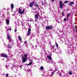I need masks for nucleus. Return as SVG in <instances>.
Masks as SVG:
<instances>
[{"instance_id":"nucleus-18","label":"nucleus","mask_w":77,"mask_h":77,"mask_svg":"<svg viewBox=\"0 0 77 77\" xmlns=\"http://www.w3.org/2000/svg\"><path fill=\"white\" fill-rule=\"evenodd\" d=\"M40 69H41V70H43V69H44V67H43L42 66H41L40 67Z\"/></svg>"},{"instance_id":"nucleus-24","label":"nucleus","mask_w":77,"mask_h":77,"mask_svg":"<svg viewBox=\"0 0 77 77\" xmlns=\"http://www.w3.org/2000/svg\"><path fill=\"white\" fill-rule=\"evenodd\" d=\"M54 74V72H52V74H51V75H52V76H53V74Z\"/></svg>"},{"instance_id":"nucleus-22","label":"nucleus","mask_w":77,"mask_h":77,"mask_svg":"<svg viewBox=\"0 0 77 77\" xmlns=\"http://www.w3.org/2000/svg\"><path fill=\"white\" fill-rule=\"evenodd\" d=\"M70 15H71V14H67V18H68L69 17V16H70Z\"/></svg>"},{"instance_id":"nucleus-7","label":"nucleus","mask_w":77,"mask_h":77,"mask_svg":"<svg viewBox=\"0 0 77 77\" xmlns=\"http://www.w3.org/2000/svg\"><path fill=\"white\" fill-rule=\"evenodd\" d=\"M39 15L38 14H36L35 15V21H36V20H38V17H39Z\"/></svg>"},{"instance_id":"nucleus-34","label":"nucleus","mask_w":77,"mask_h":77,"mask_svg":"<svg viewBox=\"0 0 77 77\" xmlns=\"http://www.w3.org/2000/svg\"><path fill=\"white\" fill-rule=\"evenodd\" d=\"M55 1V0H51V1L52 2H54V1Z\"/></svg>"},{"instance_id":"nucleus-1","label":"nucleus","mask_w":77,"mask_h":77,"mask_svg":"<svg viewBox=\"0 0 77 77\" xmlns=\"http://www.w3.org/2000/svg\"><path fill=\"white\" fill-rule=\"evenodd\" d=\"M53 26L52 25H51L50 26H47L45 27V29H48V30L53 29Z\"/></svg>"},{"instance_id":"nucleus-19","label":"nucleus","mask_w":77,"mask_h":77,"mask_svg":"<svg viewBox=\"0 0 77 77\" xmlns=\"http://www.w3.org/2000/svg\"><path fill=\"white\" fill-rule=\"evenodd\" d=\"M25 11V9H23L22 11V14H24V13Z\"/></svg>"},{"instance_id":"nucleus-2","label":"nucleus","mask_w":77,"mask_h":77,"mask_svg":"<svg viewBox=\"0 0 77 77\" xmlns=\"http://www.w3.org/2000/svg\"><path fill=\"white\" fill-rule=\"evenodd\" d=\"M59 4V6L60 8H62V7H63V5H65L64 4L62 3V1H60Z\"/></svg>"},{"instance_id":"nucleus-3","label":"nucleus","mask_w":77,"mask_h":77,"mask_svg":"<svg viewBox=\"0 0 77 77\" xmlns=\"http://www.w3.org/2000/svg\"><path fill=\"white\" fill-rule=\"evenodd\" d=\"M22 62L23 63L26 62V60L27 59V58H25V57H24L23 56H22Z\"/></svg>"},{"instance_id":"nucleus-5","label":"nucleus","mask_w":77,"mask_h":77,"mask_svg":"<svg viewBox=\"0 0 77 77\" xmlns=\"http://www.w3.org/2000/svg\"><path fill=\"white\" fill-rule=\"evenodd\" d=\"M7 39H9V41L10 42H11V41L12 40V39L11 38V36L9 35H7Z\"/></svg>"},{"instance_id":"nucleus-14","label":"nucleus","mask_w":77,"mask_h":77,"mask_svg":"<svg viewBox=\"0 0 77 77\" xmlns=\"http://www.w3.org/2000/svg\"><path fill=\"white\" fill-rule=\"evenodd\" d=\"M18 37L19 40L20 41H21V39H22L21 38V37L20 36V35H19Z\"/></svg>"},{"instance_id":"nucleus-16","label":"nucleus","mask_w":77,"mask_h":77,"mask_svg":"<svg viewBox=\"0 0 77 77\" xmlns=\"http://www.w3.org/2000/svg\"><path fill=\"white\" fill-rule=\"evenodd\" d=\"M32 62H31L29 64H27V66H29V65H32Z\"/></svg>"},{"instance_id":"nucleus-23","label":"nucleus","mask_w":77,"mask_h":77,"mask_svg":"<svg viewBox=\"0 0 77 77\" xmlns=\"http://www.w3.org/2000/svg\"><path fill=\"white\" fill-rule=\"evenodd\" d=\"M9 28H10V29H8V30H11V27H9Z\"/></svg>"},{"instance_id":"nucleus-35","label":"nucleus","mask_w":77,"mask_h":77,"mask_svg":"<svg viewBox=\"0 0 77 77\" xmlns=\"http://www.w3.org/2000/svg\"><path fill=\"white\" fill-rule=\"evenodd\" d=\"M60 75H62V74L61 73H60Z\"/></svg>"},{"instance_id":"nucleus-28","label":"nucleus","mask_w":77,"mask_h":77,"mask_svg":"<svg viewBox=\"0 0 77 77\" xmlns=\"http://www.w3.org/2000/svg\"><path fill=\"white\" fill-rule=\"evenodd\" d=\"M30 32H28V34H27V36H29V35H30Z\"/></svg>"},{"instance_id":"nucleus-6","label":"nucleus","mask_w":77,"mask_h":77,"mask_svg":"<svg viewBox=\"0 0 77 77\" xmlns=\"http://www.w3.org/2000/svg\"><path fill=\"white\" fill-rule=\"evenodd\" d=\"M1 56H2L4 57H8V55H7V54H2Z\"/></svg>"},{"instance_id":"nucleus-30","label":"nucleus","mask_w":77,"mask_h":77,"mask_svg":"<svg viewBox=\"0 0 77 77\" xmlns=\"http://www.w3.org/2000/svg\"><path fill=\"white\" fill-rule=\"evenodd\" d=\"M66 18L64 19V21H66Z\"/></svg>"},{"instance_id":"nucleus-4","label":"nucleus","mask_w":77,"mask_h":77,"mask_svg":"<svg viewBox=\"0 0 77 77\" xmlns=\"http://www.w3.org/2000/svg\"><path fill=\"white\" fill-rule=\"evenodd\" d=\"M34 3H35V1H33L32 2L30 3L29 5V7L32 8V7L33 6Z\"/></svg>"},{"instance_id":"nucleus-37","label":"nucleus","mask_w":77,"mask_h":77,"mask_svg":"<svg viewBox=\"0 0 77 77\" xmlns=\"http://www.w3.org/2000/svg\"><path fill=\"white\" fill-rule=\"evenodd\" d=\"M51 63H52V62H51Z\"/></svg>"},{"instance_id":"nucleus-17","label":"nucleus","mask_w":77,"mask_h":77,"mask_svg":"<svg viewBox=\"0 0 77 77\" xmlns=\"http://www.w3.org/2000/svg\"><path fill=\"white\" fill-rule=\"evenodd\" d=\"M31 32V29L30 28H29L28 30V32Z\"/></svg>"},{"instance_id":"nucleus-29","label":"nucleus","mask_w":77,"mask_h":77,"mask_svg":"<svg viewBox=\"0 0 77 77\" xmlns=\"http://www.w3.org/2000/svg\"><path fill=\"white\" fill-rule=\"evenodd\" d=\"M8 75H9V74H7L6 75V77H8Z\"/></svg>"},{"instance_id":"nucleus-10","label":"nucleus","mask_w":77,"mask_h":77,"mask_svg":"<svg viewBox=\"0 0 77 77\" xmlns=\"http://www.w3.org/2000/svg\"><path fill=\"white\" fill-rule=\"evenodd\" d=\"M72 4L74 5V2H70V3H69L68 5H69L70 6H72Z\"/></svg>"},{"instance_id":"nucleus-31","label":"nucleus","mask_w":77,"mask_h":77,"mask_svg":"<svg viewBox=\"0 0 77 77\" xmlns=\"http://www.w3.org/2000/svg\"><path fill=\"white\" fill-rule=\"evenodd\" d=\"M25 44H27V41H25L24 42Z\"/></svg>"},{"instance_id":"nucleus-9","label":"nucleus","mask_w":77,"mask_h":77,"mask_svg":"<svg viewBox=\"0 0 77 77\" xmlns=\"http://www.w3.org/2000/svg\"><path fill=\"white\" fill-rule=\"evenodd\" d=\"M18 12L19 14H20L21 15L22 14V11H21V9L20 8H19L18 9Z\"/></svg>"},{"instance_id":"nucleus-8","label":"nucleus","mask_w":77,"mask_h":77,"mask_svg":"<svg viewBox=\"0 0 77 77\" xmlns=\"http://www.w3.org/2000/svg\"><path fill=\"white\" fill-rule=\"evenodd\" d=\"M47 57L48 59L50 60H52V59H51V56L50 55V56H48Z\"/></svg>"},{"instance_id":"nucleus-15","label":"nucleus","mask_w":77,"mask_h":77,"mask_svg":"<svg viewBox=\"0 0 77 77\" xmlns=\"http://www.w3.org/2000/svg\"><path fill=\"white\" fill-rule=\"evenodd\" d=\"M34 5L35 6H36V7H38V4H37L36 3V2H35L34 4Z\"/></svg>"},{"instance_id":"nucleus-33","label":"nucleus","mask_w":77,"mask_h":77,"mask_svg":"<svg viewBox=\"0 0 77 77\" xmlns=\"http://www.w3.org/2000/svg\"><path fill=\"white\" fill-rule=\"evenodd\" d=\"M28 21H33V20H28Z\"/></svg>"},{"instance_id":"nucleus-32","label":"nucleus","mask_w":77,"mask_h":77,"mask_svg":"<svg viewBox=\"0 0 77 77\" xmlns=\"http://www.w3.org/2000/svg\"><path fill=\"white\" fill-rule=\"evenodd\" d=\"M17 29H15L14 30V31H15V32H17Z\"/></svg>"},{"instance_id":"nucleus-12","label":"nucleus","mask_w":77,"mask_h":77,"mask_svg":"<svg viewBox=\"0 0 77 77\" xmlns=\"http://www.w3.org/2000/svg\"><path fill=\"white\" fill-rule=\"evenodd\" d=\"M28 55V54H25L23 55L24 56V57L26 58V59H27L28 58L27 57V55Z\"/></svg>"},{"instance_id":"nucleus-11","label":"nucleus","mask_w":77,"mask_h":77,"mask_svg":"<svg viewBox=\"0 0 77 77\" xmlns=\"http://www.w3.org/2000/svg\"><path fill=\"white\" fill-rule=\"evenodd\" d=\"M6 24L8 25L9 24V20H8V19H7L6 20Z\"/></svg>"},{"instance_id":"nucleus-27","label":"nucleus","mask_w":77,"mask_h":77,"mask_svg":"<svg viewBox=\"0 0 77 77\" xmlns=\"http://www.w3.org/2000/svg\"><path fill=\"white\" fill-rule=\"evenodd\" d=\"M10 44H9V45H8V47L9 48H12L11 46H10Z\"/></svg>"},{"instance_id":"nucleus-36","label":"nucleus","mask_w":77,"mask_h":77,"mask_svg":"<svg viewBox=\"0 0 77 77\" xmlns=\"http://www.w3.org/2000/svg\"><path fill=\"white\" fill-rule=\"evenodd\" d=\"M76 45H77V44H76Z\"/></svg>"},{"instance_id":"nucleus-21","label":"nucleus","mask_w":77,"mask_h":77,"mask_svg":"<svg viewBox=\"0 0 77 77\" xmlns=\"http://www.w3.org/2000/svg\"><path fill=\"white\" fill-rule=\"evenodd\" d=\"M69 74L70 75H72V72H71V71H69Z\"/></svg>"},{"instance_id":"nucleus-13","label":"nucleus","mask_w":77,"mask_h":77,"mask_svg":"<svg viewBox=\"0 0 77 77\" xmlns=\"http://www.w3.org/2000/svg\"><path fill=\"white\" fill-rule=\"evenodd\" d=\"M11 7L12 9H13L14 7V4L12 3H11Z\"/></svg>"},{"instance_id":"nucleus-25","label":"nucleus","mask_w":77,"mask_h":77,"mask_svg":"<svg viewBox=\"0 0 77 77\" xmlns=\"http://www.w3.org/2000/svg\"><path fill=\"white\" fill-rule=\"evenodd\" d=\"M62 15L63 16H64L65 15V14H64V13L63 12H62Z\"/></svg>"},{"instance_id":"nucleus-20","label":"nucleus","mask_w":77,"mask_h":77,"mask_svg":"<svg viewBox=\"0 0 77 77\" xmlns=\"http://www.w3.org/2000/svg\"><path fill=\"white\" fill-rule=\"evenodd\" d=\"M68 2H69V1H64V3H68Z\"/></svg>"},{"instance_id":"nucleus-26","label":"nucleus","mask_w":77,"mask_h":77,"mask_svg":"<svg viewBox=\"0 0 77 77\" xmlns=\"http://www.w3.org/2000/svg\"><path fill=\"white\" fill-rule=\"evenodd\" d=\"M56 46L58 48V45L57 44V43H56Z\"/></svg>"}]
</instances>
